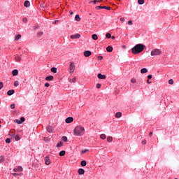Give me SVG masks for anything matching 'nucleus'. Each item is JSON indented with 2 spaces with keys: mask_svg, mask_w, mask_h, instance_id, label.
I'll return each instance as SVG.
<instances>
[{
  "mask_svg": "<svg viewBox=\"0 0 179 179\" xmlns=\"http://www.w3.org/2000/svg\"><path fill=\"white\" fill-rule=\"evenodd\" d=\"M145 46L143 44L138 43L131 49V52L135 55H136V54H140V52H142V51L145 50Z\"/></svg>",
  "mask_w": 179,
  "mask_h": 179,
  "instance_id": "obj_1",
  "label": "nucleus"
},
{
  "mask_svg": "<svg viewBox=\"0 0 179 179\" xmlns=\"http://www.w3.org/2000/svg\"><path fill=\"white\" fill-rule=\"evenodd\" d=\"M75 136H83L85 135V127L82 126H77L73 129Z\"/></svg>",
  "mask_w": 179,
  "mask_h": 179,
  "instance_id": "obj_2",
  "label": "nucleus"
},
{
  "mask_svg": "<svg viewBox=\"0 0 179 179\" xmlns=\"http://www.w3.org/2000/svg\"><path fill=\"white\" fill-rule=\"evenodd\" d=\"M162 54V51L160 49H154L151 51V55L152 57H155L156 55H160Z\"/></svg>",
  "mask_w": 179,
  "mask_h": 179,
  "instance_id": "obj_3",
  "label": "nucleus"
},
{
  "mask_svg": "<svg viewBox=\"0 0 179 179\" xmlns=\"http://www.w3.org/2000/svg\"><path fill=\"white\" fill-rule=\"evenodd\" d=\"M75 72V63L71 62L69 65V73H73Z\"/></svg>",
  "mask_w": 179,
  "mask_h": 179,
  "instance_id": "obj_4",
  "label": "nucleus"
},
{
  "mask_svg": "<svg viewBox=\"0 0 179 179\" xmlns=\"http://www.w3.org/2000/svg\"><path fill=\"white\" fill-rule=\"evenodd\" d=\"M95 9L96 10H100V9H106L107 10H111V7H107L106 6H98L95 7Z\"/></svg>",
  "mask_w": 179,
  "mask_h": 179,
  "instance_id": "obj_5",
  "label": "nucleus"
},
{
  "mask_svg": "<svg viewBox=\"0 0 179 179\" xmlns=\"http://www.w3.org/2000/svg\"><path fill=\"white\" fill-rule=\"evenodd\" d=\"M70 38L72 40H76V38H80V34H76L75 35H71V36H70Z\"/></svg>",
  "mask_w": 179,
  "mask_h": 179,
  "instance_id": "obj_6",
  "label": "nucleus"
},
{
  "mask_svg": "<svg viewBox=\"0 0 179 179\" xmlns=\"http://www.w3.org/2000/svg\"><path fill=\"white\" fill-rule=\"evenodd\" d=\"M45 163L47 166L51 164V161L50 160V157H45Z\"/></svg>",
  "mask_w": 179,
  "mask_h": 179,
  "instance_id": "obj_7",
  "label": "nucleus"
},
{
  "mask_svg": "<svg viewBox=\"0 0 179 179\" xmlns=\"http://www.w3.org/2000/svg\"><path fill=\"white\" fill-rule=\"evenodd\" d=\"M13 171H15V173L23 171V168L22 166H18L17 168H15Z\"/></svg>",
  "mask_w": 179,
  "mask_h": 179,
  "instance_id": "obj_8",
  "label": "nucleus"
},
{
  "mask_svg": "<svg viewBox=\"0 0 179 179\" xmlns=\"http://www.w3.org/2000/svg\"><path fill=\"white\" fill-rule=\"evenodd\" d=\"M73 122V117H69L66 119V124H71V122Z\"/></svg>",
  "mask_w": 179,
  "mask_h": 179,
  "instance_id": "obj_9",
  "label": "nucleus"
},
{
  "mask_svg": "<svg viewBox=\"0 0 179 179\" xmlns=\"http://www.w3.org/2000/svg\"><path fill=\"white\" fill-rule=\"evenodd\" d=\"M78 173L80 176H83V174H85V169H79Z\"/></svg>",
  "mask_w": 179,
  "mask_h": 179,
  "instance_id": "obj_10",
  "label": "nucleus"
},
{
  "mask_svg": "<svg viewBox=\"0 0 179 179\" xmlns=\"http://www.w3.org/2000/svg\"><path fill=\"white\" fill-rule=\"evenodd\" d=\"M13 76H17L19 75V71L17 69H15L12 71Z\"/></svg>",
  "mask_w": 179,
  "mask_h": 179,
  "instance_id": "obj_11",
  "label": "nucleus"
},
{
  "mask_svg": "<svg viewBox=\"0 0 179 179\" xmlns=\"http://www.w3.org/2000/svg\"><path fill=\"white\" fill-rule=\"evenodd\" d=\"M90 55H92V52H90V50L84 52V56L90 57Z\"/></svg>",
  "mask_w": 179,
  "mask_h": 179,
  "instance_id": "obj_12",
  "label": "nucleus"
},
{
  "mask_svg": "<svg viewBox=\"0 0 179 179\" xmlns=\"http://www.w3.org/2000/svg\"><path fill=\"white\" fill-rule=\"evenodd\" d=\"M15 94V90H10L7 92L8 96H12V94Z\"/></svg>",
  "mask_w": 179,
  "mask_h": 179,
  "instance_id": "obj_13",
  "label": "nucleus"
},
{
  "mask_svg": "<svg viewBox=\"0 0 179 179\" xmlns=\"http://www.w3.org/2000/svg\"><path fill=\"white\" fill-rule=\"evenodd\" d=\"M122 117V113L121 112H117L115 114V118H121Z\"/></svg>",
  "mask_w": 179,
  "mask_h": 179,
  "instance_id": "obj_14",
  "label": "nucleus"
},
{
  "mask_svg": "<svg viewBox=\"0 0 179 179\" xmlns=\"http://www.w3.org/2000/svg\"><path fill=\"white\" fill-rule=\"evenodd\" d=\"M45 80H47V81L54 80V76H47L45 78Z\"/></svg>",
  "mask_w": 179,
  "mask_h": 179,
  "instance_id": "obj_15",
  "label": "nucleus"
},
{
  "mask_svg": "<svg viewBox=\"0 0 179 179\" xmlns=\"http://www.w3.org/2000/svg\"><path fill=\"white\" fill-rule=\"evenodd\" d=\"M46 129H47L48 132H49L50 134H52V127L48 126V127H46Z\"/></svg>",
  "mask_w": 179,
  "mask_h": 179,
  "instance_id": "obj_16",
  "label": "nucleus"
},
{
  "mask_svg": "<svg viewBox=\"0 0 179 179\" xmlns=\"http://www.w3.org/2000/svg\"><path fill=\"white\" fill-rule=\"evenodd\" d=\"M24 6H25V8H29V6H30V1H25L24 3Z\"/></svg>",
  "mask_w": 179,
  "mask_h": 179,
  "instance_id": "obj_17",
  "label": "nucleus"
},
{
  "mask_svg": "<svg viewBox=\"0 0 179 179\" xmlns=\"http://www.w3.org/2000/svg\"><path fill=\"white\" fill-rule=\"evenodd\" d=\"M99 79H106V75H103L101 73L98 74Z\"/></svg>",
  "mask_w": 179,
  "mask_h": 179,
  "instance_id": "obj_18",
  "label": "nucleus"
},
{
  "mask_svg": "<svg viewBox=\"0 0 179 179\" xmlns=\"http://www.w3.org/2000/svg\"><path fill=\"white\" fill-rule=\"evenodd\" d=\"M106 51H108V52H113V47L111 46H108L106 48Z\"/></svg>",
  "mask_w": 179,
  "mask_h": 179,
  "instance_id": "obj_19",
  "label": "nucleus"
},
{
  "mask_svg": "<svg viewBox=\"0 0 179 179\" xmlns=\"http://www.w3.org/2000/svg\"><path fill=\"white\" fill-rule=\"evenodd\" d=\"M15 60L16 61V62H20V61H22V58L19 56H16L15 57Z\"/></svg>",
  "mask_w": 179,
  "mask_h": 179,
  "instance_id": "obj_20",
  "label": "nucleus"
},
{
  "mask_svg": "<svg viewBox=\"0 0 179 179\" xmlns=\"http://www.w3.org/2000/svg\"><path fill=\"white\" fill-rule=\"evenodd\" d=\"M70 83H75L76 82V77H74L73 79H69Z\"/></svg>",
  "mask_w": 179,
  "mask_h": 179,
  "instance_id": "obj_21",
  "label": "nucleus"
},
{
  "mask_svg": "<svg viewBox=\"0 0 179 179\" xmlns=\"http://www.w3.org/2000/svg\"><path fill=\"white\" fill-rule=\"evenodd\" d=\"M148 73V69L143 68L141 70V73Z\"/></svg>",
  "mask_w": 179,
  "mask_h": 179,
  "instance_id": "obj_22",
  "label": "nucleus"
},
{
  "mask_svg": "<svg viewBox=\"0 0 179 179\" xmlns=\"http://www.w3.org/2000/svg\"><path fill=\"white\" fill-rule=\"evenodd\" d=\"M92 40H99V37L97 36V34H93L92 36Z\"/></svg>",
  "mask_w": 179,
  "mask_h": 179,
  "instance_id": "obj_23",
  "label": "nucleus"
},
{
  "mask_svg": "<svg viewBox=\"0 0 179 179\" xmlns=\"http://www.w3.org/2000/svg\"><path fill=\"white\" fill-rule=\"evenodd\" d=\"M21 37H22V35H20V34L17 35V36H15V41H17L19 39L21 38Z\"/></svg>",
  "mask_w": 179,
  "mask_h": 179,
  "instance_id": "obj_24",
  "label": "nucleus"
},
{
  "mask_svg": "<svg viewBox=\"0 0 179 179\" xmlns=\"http://www.w3.org/2000/svg\"><path fill=\"white\" fill-rule=\"evenodd\" d=\"M75 19L76 22H80V17L79 16V15H76Z\"/></svg>",
  "mask_w": 179,
  "mask_h": 179,
  "instance_id": "obj_25",
  "label": "nucleus"
},
{
  "mask_svg": "<svg viewBox=\"0 0 179 179\" xmlns=\"http://www.w3.org/2000/svg\"><path fill=\"white\" fill-rule=\"evenodd\" d=\"M80 164H81V166H83V167H85V166H86V164H87V162H86V161H82L81 162H80Z\"/></svg>",
  "mask_w": 179,
  "mask_h": 179,
  "instance_id": "obj_26",
  "label": "nucleus"
},
{
  "mask_svg": "<svg viewBox=\"0 0 179 179\" xmlns=\"http://www.w3.org/2000/svg\"><path fill=\"white\" fill-rule=\"evenodd\" d=\"M5 162V157L3 156H0V163H3Z\"/></svg>",
  "mask_w": 179,
  "mask_h": 179,
  "instance_id": "obj_27",
  "label": "nucleus"
},
{
  "mask_svg": "<svg viewBox=\"0 0 179 179\" xmlns=\"http://www.w3.org/2000/svg\"><path fill=\"white\" fill-rule=\"evenodd\" d=\"M62 145H64V143L60 141L57 144V148H61V146H62Z\"/></svg>",
  "mask_w": 179,
  "mask_h": 179,
  "instance_id": "obj_28",
  "label": "nucleus"
},
{
  "mask_svg": "<svg viewBox=\"0 0 179 179\" xmlns=\"http://www.w3.org/2000/svg\"><path fill=\"white\" fill-rule=\"evenodd\" d=\"M138 3H139V5H143L145 3V0H138Z\"/></svg>",
  "mask_w": 179,
  "mask_h": 179,
  "instance_id": "obj_29",
  "label": "nucleus"
},
{
  "mask_svg": "<svg viewBox=\"0 0 179 179\" xmlns=\"http://www.w3.org/2000/svg\"><path fill=\"white\" fill-rule=\"evenodd\" d=\"M62 140L64 141V142H68V137L67 136H63L62 138Z\"/></svg>",
  "mask_w": 179,
  "mask_h": 179,
  "instance_id": "obj_30",
  "label": "nucleus"
},
{
  "mask_svg": "<svg viewBox=\"0 0 179 179\" xmlns=\"http://www.w3.org/2000/svg\"><path fill=\"white\" fill-rule=\"evenodd\" d=\"M107 142H113V137L111 136H108L107 138Z\"/></svg>",
  "mask_w": 179,
  "mask_h": 179,
  "instance_id": "obj_31",
  "label": "nucleus"
},
{
  "mask_svg": "<svg viewBox=\"0 0 179 179\" xmlns=\"http://www.w3.org/2000/svg\"><path fill=\"white\" fill-rule=\"evenodd\" d=\"M100 138L101 139H106V138H107V136H106V134H103L100 135Z\"/></svg>",
  "mask_w": 179,
  "mask_h": 179,
  "instance_id": "obj_32",
  "label": "nucleus"
},
{
  "mask_svg": "<svg viewBox=\"0 0 179 179\" xmlns=\"http://www.w3.org/2000/svg\"><path fill=\"white\" fill-rule=\"evenodd\" d=\"M51 72H53V73H57V68L52 67L51 69Z\"/></svg>",
  "mask_w": 179,
  "mask_h": 179,
  "instance_id": "obj_33",
  "label": "nucleus"
},
{
  "mask_svg": "<svg viewBox=\"0 0 179 179\" xmlns=\"http://www.w3.org/2000/svg\"><path fill=\"white\" fill-rule=\"evenodd\" d=\"M65 150H62L59 152V156H65Z\"/></svg>",
  "mask_w": 179,
  "mask_h": 179,
  "instance_id": "obj_34",
  "label": "nucleus"
},
{
  "mask_svg": "<svg viewBox=\"0 0 179 179\" xmlns=\"http://www.w3.org/2000/svg\"><path fill=\"white\" fill-rule=\"evenodd\" d=\"M15 141H20V136L16 135V136H15Z\"/></svg>",
  "mask_w": 179,
  "mask_h": 179,
  "instance_id": "obj_35",
  "label": "nucleus"
},
{
  "mask_svg": "<svg viewBox=\"0 0 179 179\" xmlns=\"http://www.w3.org/2000/svg\"><path fill=\"white\" fill-rule=\"evenodd\" d=\"M106 38H111V34L107 33V34H106Z\"/></svg>",
  "mask_w": 179,
  "mask_h": 179,
  "instance_id": "obj_36",
  "label": "nucleus"
},
{
  "mask_svg": "<svg viewBox=\"0 0 179 179\" xmlns=\"http://www.w3.org/2000/svg\"><path fill=\"white\" fill-rule=\"evenodd\" d=\"M14 86H15V87H17V86H19V81H15V82H14Z\"/></svg>",
  "mask_w": 179,
  "mask_h": 179,
  "instance_id": "obj_37",
  "label": "nucleus"
},
{
  "mask_svg": "<svg viewBox=\"0 0 179 179\" xmlns=\"http://www.w3.org/2000/svg\"><path fill=\"white\" fill-rule=\"evenodd\" d=\"M169 85H174V80L173 79H171L169 80Z\"/></svg>",
  "mask_w": 179,
  "mask_h": 179,
  "instance_id": "obj_38",
  "label": "nucleus"
},
{
  "mask_svg": "<svg viewBox=\"0 0 179 179\" xmlns=\"http://www.w3.org/2000/svg\"><path fill=\"white\" fill-rule=\"evenodd\" d=\"M37 34L39 37H41V36H43V34H44V33L43 31H38Z\"/></svg>",
  "mask_w": 179,
  "mask_h": 179,
  "instance_id": "obj_39",
  "label": "nucleus"
},
{
  "mask_svg": "<svg viewBox=\"0 0 179 179\" xmlns=\"http://www.w3.org/2000/svg\"><path fill=\"white\" fill-rule=\"evenodd\" d=\"M96 89H100V87H101V84H100V83L96 84Z\"/></svg>",
  "mask_w": 179,
  "mask_h": 179,
  "instance_id": "obj_40",
  "label": "nucleus"
},
{
  "mask_svg": "<svg viewBox=\"0 0 179 179\" xmlns=\"http://www.w3.org/2000/svg\"><path fill=\"white\" fill-rule=\"evenodd\" d=\"M131 83H136V79L132 78V79L131 80Z\"/></svg>",
  "mask_w": 179,
  "mask_h": 179,
  "instance_id": "obj_41",
  "label": "nucleus"
},
{
  "mask_svg": "<svg viewBox=\"0 0 179 179\" xmlns=\"http://www.w3.org/2000/svg\"><path fill=\"white\" fill-rule=\"evenodd\" d=\"M6 143H10V138H6Z\"/></svg>",
  "mask_w": 179,
  "mask_h": 179,
  "instance_id": "obj_42",
  "label": "nucleus"
},
{
  "mask_svg": "<svg viewBox=\"0 0 179 179\" xmlns=\"http://www.w3.org/2000/svg\"><path fill=\"white\" fill-rule=\"evenodd\" d=\"M141 143H142V145H146V143H147V141H146V140H143L142 141H141Z\"/></svg>",
  "mask_w": 179,
  "mask_h": 179,
  "instance_id": "obj_43",
  "label": "nucleus"
},
{
  "mask_svg": "<svg viewBox=\"0 0 179 179\" xmlns=\"http://www.w3.org/2000/svg\"><path fill=\"white\" fill-rule=\"evenodd\" d=\"M24 117H22L21 118H20V122H21V124L22 123V122H24Z\"/></svg>",
  "mask_w": 179,
  "mask_h": 179,
  "instance_id": "obj_44",
  "label": "nucleus"
},
{
  "mask_svg": "<svg viewBox=\"0 0 179 179\" xmlns=\"http://www.w3.org/2000/svg\"><path fill=\"white\" fill-rule=\"evenodd\" d=\"M3 87V83L0 82V90Z\"/></svg>",
  "mask_w": 179,
  "mask_h": 179,
  "instance_id": "obj_45",
  "label": "nucleus"
},
{
  "mask_svg": "<svg viewBox=\"0 0 179 179\" xmlns=\"http://www.w3.org/2000/svg\"><path fill=\"white\" fill-rule=\"evenodd\" d=\"M43 141H44L45 142H48V141H50V139H49L48 138H47V137H45V138H43Z\"/></svg>",
  "mask_w": 179,
  "mask_h": 179,
  "instance_id": "obj_46",
  "label": "nucleus"
},
{
  "mask_svg": "<svg viewBox=\"0 0 179 179\" xmlns=\"http://www.w3.org/2000/svg\"><path fill=\"white\" fill-rule=\"evenodd\" d=\"M15 122H17V124H22V122H20V120L17 119L15 120Z\"/></svg>",
  "mask_w": 179,
  "mask_h": 179,
  "instance_id": "obj_47",
  "label": "nucleus"
},
{
  "mask_svg": "<svg viewBox=\"0 0 179 179\" xmlns=\"http://www.w3.org/2000/svg\"><path fill=\"white\" fill-rule=\"evenodd\" d=\"M11 110H13L15 108V103H13L10 105Z\"/></svg>",
  "mask_w": 179,
  "mask_h": 179,
  "instance_id": "obj_48",
  "label": "nucleus"
},
{
  "mask_svg": "<svg viewBox=\"0 0 179 179\" xmlns=\"http://www.w3.org/2000/svg\"><path fill=\"white\" fill-rule=\"evenodd\" d=\"M22 21L24 22V23H27V17L23 18Z\"/></svg>",
  "mask_w": 179,
  "mask_h": 179,
  "instance_id": "obj_49",
  "label": "nucleus"
},
{
  "mask_svg": "<svg viewBox=\"0 0 179 179\" xmlns=\"http://www.w3.org/2000/svg\"><path fill=\"white\" fill-rule=\"evenodd\" d=\"M45 87H50V84H49L48 83H46L45 84Z\"/></svg>",
  "mask_w": 179,
  "mask_h": 179,
  "instance_id": "obj_50",
  "label": "nucleus"
},
{
  "mask_svg": "<svg viewBox=\"0 0 179 179\" xmlns=\"http://www.w3.org/2000/svg\"><path fill=\"white\" fill-rule=\"evenodd\" d=\"M128 24H129V26H132V21L129 20L128 22Z\"/></svg>",
  "mask_w": 179,
  "mask_h": 179,
  "instance_id": "obj_51",
  "label": "nucleus"
},
{
  "mask_svg": "<svg viewBox=\"0 0 179 179\" xmlns=\"http://www.w3.org/2000/svg\"><path fill=\"white\" fill-rule=\"evenodd\" d=\"M120 22H125V18L121 17V18L120 19Z\"/></svg>",
  "mask_w": 179,
  "mask_h": 179,
  "instance_id": "obj_52",
  "label": "nucleus"
},
{
  "mask_svg": "<svg viewBox=\"0 0 179 179\" xmlns=\"http://www.w3.org/2000/svg\"><path fill=\"white\" fill-rule=\"evenodd\" d=\"M89 150H83L82 153H86V152H88Z\"/></svg>",
  "mask_w": 179,
  "mask_h": 179,
  "instance_id": "obj_53",
  "label": "nucleus"
},
{
  "mask_svg": "<svg viewBox=\"0 0 179 179\" xmlns=\"http://www.w3.org/2000/svg\"><path fill=\"white\" fill-rule=\"evenodd\" d=\"M148 80H149V79H152V75L148 76Z\"/></svg>",
  "mask_w": 179,
  "mask_h": 179,
  "instance_id": "obj_54",
  "label": "nucleus"
},
{
  "mask_svg": "<svg viewBox=\"0 0 179 179\" xmlns=\"http://www.w3.org/2000/svg\"><path fill=\"white\" fill-rule=\"evenodd\" d=\"M98 59H101V60L103 59V56H99Z\"/></svg>",
  "mask_w": 179,
  "mask_h": 179,
  "instance_id": "obj_55",
  "label": "nucleus"
},
{
  "mask_svg": "<svg viewBox=\"0 0 179 179\" xmlns=\"http://www.w3.org/2000/svg\"><path fill=\"white\" fill-rule=\"evenodd\" d=\"M13 176H14L15 177H16V176H19V174L15 173H13Z\"/></svg>",
  "mask_w": 179,
  "mask_h": 179,
  "instance_id": "obj_56",
  "label": "nucleus"
},
{
  "mask_svg": "<svg viewBox=\"0 0 179 179\" xmlns=\"http://www.w3.org/2000/svg\"><path fill=\"white\" fill-rule=\"evenodd\" d=\"M110 38H112V40H115V36H113Z\"/></svg>",
  "mask_w": 179,
  "mask_h": 179,
  "instance_id": "obj_57",
  "label": "nucleus"
},
{
  "mask_svg": "<svg viewBox=\"0 0 179 179\" xmlns=\"http://www.w3.org/2000/svg\"><path fill=\"white\" fill-rule=\"evenodd\" d=\"M152 135H153V133L152 132H150L149 136H152Z\"/></svg>",
  "mask_w": 179,
  "mask_h": 179,
  "instance_id": "obj_58",
  "label": "nucleus"
},
{
  "mask_svg": "<svg viewBox=\"0 0 179 179\" xmlns=\"http://www.w3.org/2000/svg\"><path fill=\"white\" fill-rule=\"evenodd\" d=\"M98 2L97 0L94 1V5H96V3Z\"/></svg>",
  "mask_w": 179,
  "mask_h": 179,
  "instance_id": "obj_59",
  "label": "nucleus"
},
{
  "mask_svg": "<svg viewBox=\"0 0 179 179\" xmlns=\"http://www.w3.org/2000/svg\"><path fill=\"white\" fill-rule=\"evenodd\" d=\"M147 83H148V84H149V83H152V82H150V81H149V79H148Z\"/></svg>",
  "mask_w": 179,
  "mask_h": 179,
  "instance_id": "obj_60",
  "label": "nucleus"
},
{
  "mask_svg": "<svg viewBox=\"0 0 179 179\" xmlns=\"http://www.w3.org/2000/svg\"><path fill=\"white\" fill-rule=\"evenodd\" d=\"M70 15H73V12L70 11Z\"/></svg>",
  "mask_w": 179,
  "mask_h": 179,
  "instance_id": "obj_61",
  "label": "nucleus"
},
{
  "mask_svg": "<svg viewBox=\"0 0 179 179\" xmlns=\"http://www.w3.org/2000/svg\"><path fill=\"white\" fill-rule=\"evenodd\" d=\"M97 2H103V0L97 1Z\"/></svg>",
  "mask_w": 179,
  "mask_h": 179,
  "instance_id": "obj_62",
  "label": "nucleus"
},
{
  "mask_svg": "<svg viewBox=\"0 0 179 179\" xmlns=\"http://www.w3.org/2000/svg\"><path fill=\"white\" fill-rule=\"evenodd\" d=\"M57 22H58V20H55V23H57Z\"/></svg>",
  "mask_w": 179,
  "mask_h": 179,
  "instance_id": "obj_63",
  "label": "nucleus"
},
{
  "mask_svg": "<svg viewBox=\"0 0 179 179\" xmlns=\"http://www.w3.org/2000/svg\"><path fill=\"white\" fill-rule=\"evenodd\" d=\"M0 128H1V124H0Z\"/></svg>",
  "mask_w": 179,
  "mask_h": 179,
  "instance_id": "obj_64",
  "label": "nucleus"
}]
</instances>
